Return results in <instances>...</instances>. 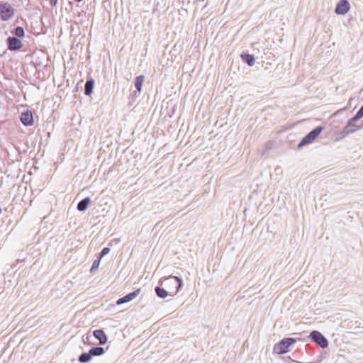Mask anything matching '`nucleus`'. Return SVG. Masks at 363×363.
<instances>
[{"label": "nucleus", "mask_w": 363, "mask_h": 363, "mask_svg": "<svg viewBox=\"0 0 363 363\" xmlns=\"http://www.w3.org/2000/svg\"><path fill=\"white\" fill-rule=\"evenodd\" d=\"M158 284L161 286H164L170 296L173 297L177 294L183 287L182 279L177 276L170 275L167 277H162L159 279Z\"/></svg>", "instance_id": "1"}, {"label": "nucleus", "mask_w": 363, "mask_h": 363, "mask_svg": "<svg viewBox=\"0 0 363 363\" xmlns=\"http://www.w3.org/2000/svg\"><path fill=\"white\" fill-rule=\"evenodd\" d=\"M324 127L318 125L308 133L297 145V149L300 150L303 147L313 143L323 130Z\"/></svg>", "instance_id": "2"}, {"label": "nucleus", "mask_w": 363, "mask_h": 363, "mask_svg": "<svg viewBox=\"0 0 363 363\" xmlns=\"http://www.w3.org/2000/svg\"><path fill=\"white\" fill-rule=\"evenodd\" d=\"M296 342L294 337H284L274 344V352L278 354H284L289 352V347Z\"/></svg>", "instance_id": "3"}, {"label": "nucleus", "mask_w": 363, "mask_h": 363, "mask_svg": "<svg viewBox=\"0 0 363 363\" xmlns=\"http://www.w3.org/2000/svg\"><path fill=\"white\" fill-rule=\"evenodd\" d=\"M16 10L7 1H0V20L2 21H8L11 20L15 15Z\"/></svg>", "instance_id": "4"}, {"label": "nucleus", "mask_w": 363, "mask_h": 363, "mask_svg": "<svg viewBox=\"0 0 363 363\" xmlns=\"http://www.w3.org/2000/svg\"><path fill=\"white\" fill-rule=\"evenodd\" d=\"M308 338L313 342H315L318 346L323 349L328 347V340L327 338L318 330H313L310 333Z\"/></svg>", "instance_id": "5"}, {"label": "nucleus", "mask_w": 363, "mask_h": 363, "mask_svg": "<svg viewBox=\"0 0 363 363\" xmlns=\"http://www.w3.org/2000/svg\"><path fill=\"white\" fill-rule=\"evenodd\" d=\"M6 44L7 46V49L12 52H16L20 50L23 46V43L21 39L14 37V36H9L6 40Z\"/></svg>", "instance_id": "6"}, {"label": "nucleus", "mask_w": 363, "mask_h": 363, "mask_svg": "<svg viewBox=\"0 0 363 363\" xmlns=\"http://www.w3.org/2000/svg\"><path fill=\"white\" fill-rule=\"evenodd\" d=\"M362 128H363V121L361 125H357L355 124L349 125V122L347 121L345 126L339 133L340 138L342 139L347 137L348 135L353 133Z\"/></svg>", "instance_id": "7"}, {"label": "nucleus", "mask_w": 363, "mask_h": 363, "mask_svg": "<svg viewBox=\"0 0 363 363\" xmlns=\"http://www.w3.org/2000/svg\"><path fill=\"white\" fill-rule=\"evenodd\" d=\"M350 9L348 0H340L336 4L335 13L337 15H345Z\"/></svg>", "instance_id": "8"}, {"label": "nucleus", "mask_w": 363, "mask_h": 363, "mask_svg": "<svg viewBox=\"0 0 363 363\" xmlns=\"http://www.w3.org/2000/svg\"><path fill=\"white\" fill-rule=\"evenodd\" d=\"M141 289L138 288L133 291L132 292H130L127 294L126 295L123 296L121 298H119L116 301L117 305H121L123 303H128L131 301L132 300L135 299L140 293Z\"/></svg>", "instance_id": "9"}, {"label": "nucleus", "mask_w": 363, "mask_h": 363, "mask_svg": "<svg viewBox=\"0 0 363 363\" xmlns=\"http://www.w3.org/2000/svg\"><path fill=\"white\" fill-rule=\"evenodd\" d=\"M20 119L23 125L31 126L34 122L33 111L29 109L23 111L21 114Z\"/></svg>", "instance_id": "10"}, {"label": "nucleus", "mask_w": 363, "mask_h": 363, "mask_svg": "<svg viewBox=\"0 0 363 363\" xmlns=\"http://www.w3.org/2000/svg\"><path fill=\"white\" fill-rule=\"evenodd\" d=\"M92 334L101 345H104L108 342V337L103 329L94 330Z\"/></svg>", "instance_id": "11"}, {"label": "nucleus", "mask_w": 363, "mask_h": 363, "mask_svg": "<svg viewBox=\"0 0 363 363\" xmlns=\"http://www.w3.org/2000/svg\"><path fill=\"white\" fill-rule=\"evenodd\" d=\"M95 80L91 77H87L86 81L84 84V94L86 96H91L93 93V90L94 88Z\"/></svg>", "instance_id": "12"}, {"label": "nucleus", "mask_w": 363, "mask_h": 363, "mask_svg": "<svg viewBox=\"0 0 363 363\" xmlns=\"http://www.w3.org/2000/svg\"><path fill=\"white\" fill-rule=\"evenodd\" d=\"M240 58L242 61L250 67H252L255 63V57L252 54L248 53V52H242L240 54Z\"/></svg>", "instance_id": "13"}, {"label": "nucleus", "mask_w": 363, "mask_h": 363, "mask_svg": "<svg viewBox=\"0 0 363 363\" xmlns=\"http://www.w3.org/2000/svg\"><path fill=\"white\" fill-rule=\"evenodd\" d=\"M155 292L157 296L160 298H164L167 296H170L169 291H167L164 286H161L159 284L155 287Z\"/></svg>", "instance_id": "14"}, {"label": "nucleus", "mask_w": 363, "mask_h": 363, "mask_svg": "<svg viewBox=\"0 0 363 363\" xmlns=\"http://www.w3.org/2000/svg\"><path fill=\"white\" fill-rule=\"evenodd\" d=\"M91 202V199L89 196H86L82 199L77 206V209L80 212L85 211Z\"/></svg>", "instance_id": "15"}, {"label": "nucleus", "mask_w": 363, "mask_h": 363, "mask_svg": "<svg viewBox=\"0 0 363 363\" xmlns=\"http://www.w3.org/2000/svg\"><path fill=\"white\" fill-rule=\"evenodd\" d=\"M144 80L145 76L143 74L138 75L135 78L134 86L135 88V91H137V93L138 94L141 93Z\"/></svg>", "instance_id": "16"}, {"label": "nucleus", "mask_w": 363, "mask_h": 363, "mask_svg": "<svg viewBox=\"0 0 363 363\" xmlns=\"http://www.w3.org/2000/svg\"><path fill=\"white\" fill-rule=\"evenodd\" d=\"M93 356L91 354V352L90 350L85 352H82L79 357H78V361L80 363H89L92 359Z\"/></svg>", "instance_id": "17"}, {"label": "nucleus", "mask_w": 363, "mask_h": 363, "mask_svg": "<svg viewBox=\"0 0 363 363\" xmlns=\"http://www.w3.org/2000/svg\"><path fill=\"white\" fill-rule=\"evenodd\" d=\"M108 349V347H107L105 349L101 346H96V347H91L89 350L91 352V354L93 357H94V356L99 357V356L103 355L105 353L106 350H107Z\"/></svg>", "instance_id": "18"}, {"label": "nucleus", "mask_w": 363, "mask_h": 363, "mask_svg": "<svg viewBox=\"0 0 363 363\" xmlns=\"http://www.w3.org/2000/svg\"><path fill=\"white\" fill-rule=\"evenodd\" d=\"M13 36L18 38L21 39L25 36V30L22 26H16L13 30H11Z\"/></svg>", "instance_id": "19"}, {"label": "nucleus", "mask_w": 363, "mask_h": 363, "mask_svg": "<svg viewBox=\"0 0 363 363\" xmlns=\"http://www.w3.org/2000/svg\"><path fill=\"white\" fill-rule=\"evenodd\" d=\"M101 259L96 257V259L94 260L92 265L90 268L89 272L91 274L95 273V272L99 269L101 263Z\"/></svg>", "instance_id": "20"}, {"label": "nucleus", "mask_w": 363, "mask_h": 363, "mask_svg": "<svg viewBox=\"0 0 363 363\" xmlns=\"http://www.w3.org/2000/svg\"><path fill=\"white\" fill-rule=\"evenodd\" d=\"M110 250H111L108 247H105L101 250V251L99 252L97 257L101 259L104 257H105L110 252Z\"/></svg>", "instance_id": "21"}, {"label": "nucleus", "mask_w": 363, "mask_h": 363, "mask_svg": "<svg viewBox=\"0 0 363 363\" xmlns=\"http://www.w3.org/2000/svg\"><path fill=\"white\" fill-rule=\"evenodd\" d=\"M360 118L355 114L353 117L350 118L347 121L349 122V125L354 124L357 121H359Z\"/></svg>", "instance_id": "22"}, {"label": "nucleus", "mask_w": 363, "mask_h": 363, "mask_svg": "<svg viewBox=\"0 0 363 363\" xmlns=\"http://www.w3.org/2000/svg\"><path fill=\"white\" fill-rule=\"evenodd\" d=\"M140 94L137 93V91H135L133 94H130L129 99L132 101H135Z\"/></svg>", "instance_id": "23"}, {"label": "nucleus", "mask_w": 363, "mask_h": 363, "mask_svg": "<svg viewBox=\"0 0 363 363\" xmlns=\"http://www.w3.org/2000/svg\"><path fill=\"white\" fill-rule=\"evenodd\" d=\"M356 115L362 119L363 118V105L360 107L358 111L356 113Z\"/></svg>", "instance_id": "24"}, {"label": "nucleus", "mask_w": 363, "mask_h": 363, "mask_svg": "<svg viewBox=\"0 0 363 363\" xmlns=\"http://www.w3.org/2000/svg\"><path fill=\"white\" fill-rule=\"evenodd\" d=\"M58 0H50V4L51 6L54 7L57 4Z\"/></svg>", "instance_id": "25"}, {"label": "nucleus", "mask_w": 363, "mask_h": 363, "mask_svg": "<svg viewBox=\"0 0 363 363\" xmlns=\"http://www.w3.org/2000/svg\"><path fill=\"white\" fill-rule=\"evenodd\" d=\"M22 262L21 259H16V262L13 263L12 267H16L19 263Z\"/></svg>", "instance_id": "26"}, {"label": "nucleus", "mask_w": 363, "mask_h": 363, "mask_svg": "<svg viewBox=\"0 0 363 363\" xmlns=\"http://www.w3.org/2000/svg\"><path fill=\"white\" fill-rule=\"evenodd\" d=\"M266 148H267V149H270V148H271V146H270L269 144H267V146H266Z\"/></svg>", "instance_id": "27"}]
</instances>
